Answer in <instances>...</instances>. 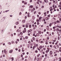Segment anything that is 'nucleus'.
Masks as SVG:
<instances>
[{"mask_svg": "<svg viewBox=\"0 0 61 61\" xmlns=\"http://www.w3.org/2000/svg\"><path fill=\"white\" fill-rule=\"evenodd\" d=\"M4 53H5V54H7V51H6V49H4Z\"/></svg>", "mask_w": 61, "mask_h": 61, "instance_id": "nucleus-1", "label": "nucleus"}, {"mask_svg": "<svg viewBox=\"0 0 61 61\" xmlns=\"http://www.w3.org/2000/svg\"><path fill=\"white\" fill-rule=\"evenodd\" d=\"M42 18H43V17H39V20H40V21H41V19H42Z\"/></svg>", "mask_w": 61, "mask_h": 61, "instance_id": "nucleus-2", "label": "nucleus"}, {"mask_svg": "<svg viewBox=\"0 0 61 61\" xmlns=\"http://www.w3.org/2000/svg\"><path fill=\"white\" fill-rule=\"evenodd\" d=\"M53 53V52L52 51H50V55H51Z\"/></svg>", "mask_w": 61, "mask_h": 61, "instance_id": "nucleus-3", "label": "nucleus"}, {"mask_svg": "<svg viewBox=\"0 0 61 61\" xmlns=\"http://www.w3.org/2000/svg\"><path fill=\"white\" fill-rule=\"evenodd\" d=\"M22 23H23V24H24L25 23V20H22Z\"/></svg>", "mask_w": 61, "mask_h": 61, "instance_id": "nucleus-4", "label": "nucleus"}, {"mask_svg": "<svg viewBox=\"0 0 61 61\" xmlns=\"http://www.w3.org/2000/svg\"><path fill=\"white\" fill-rule=\"evenodd\" d=\"M18 22L19 21H18L16 22L15 23V25H18L19 23V22Z\"/></svg>", "mask_w": 61, "mask_h": 61, "instance_id": "nucleus-5", "label": "nucleus"}, {"mask_svg": "<svg viewBox=\"0 0 61 61\" xmlns=\"http://www.w3.org/2000/svg\"><path fill=\"white\" fill-rule=\"evenodd\" d=\"M13 52V50H10V51H9V53H12V52Z\"/></svg>", "mask_w": 61, "mask_h": 61, "instance_id": "nucleus-6", "label": "nucleus"}, {"mask_svg": "<svg viewBox=\"0 0 61 61\" xmlns=\"http://www.w3.org/2000/svg\"><path fill=\"white\" fill-rule=\"evenodd\" d=\"M5 19V17H4L3 18V19H2V21H4V20Z\"/></svg>", "mask_w": 61, "mask_h": 61, "instance_id": "nucleus-7", "label": "nucleus"}, {"mask_svg": "<svg viewBox=\"0 0 61 61\" xmlns=\"http://www.w3.org/2000/svg\"><path fill=\"white\" fill-rule=\"evenodd\" d=\"M46 20H49V19H48V17H47L46 18Z\"/></svg>", "mask_w": 61, "mask_h": 61, "instance_id": "nucleus-8", "label": "nucleus"}, {"mask_svg": "<svg viewBox=\"0 0 61 61\" xmlns=\"http://www.w3.org/2000/svg\"><path fill=\"white\" fill-rule=\"evenodd\" d=\"M33 6L30 5V6L29 8H33Z\"/></svg>", "mask_w": 61, "mask_h": 61, "instance_id": "nucleus-9", "label": "nucleus"}, {"mask_svg": "<svg viewBox=\"0 0 61 61\" xmlns=\"http://www.w3.org/2000/svg\"><path fill=\"white\" fill-rule=\"evenodd\" d=\"M40 60L39 61H41V59H42V57H40Z\"/></svg>", "mask_w": 61, "mask_h": 61, "instance_id": "nucleus-10", "label": "nucleus"}, {"mask_svg": "<svg viewBox=\"0 0 61 61\" xmlns=\"http://www.w3.org/2000/svg\"><path fill=\"white\" fill-rule=\"evenodd\" d=\"M29 27L30 28H31V25H29Z\"/></svg>", "mask_w": 61, "mask_h": 61, "instance_id": "nucleus-11", "label": "nucleus"}, {"mask_svg": "<svg viewBox=\"0 0 61 61\" xmlns=\"http://www.w3.org/2000/svg\"><path fill=\"white\" fill-rule=\"evenodd\" d=\"M25 26L26 27V28H27V27H28V25H25Z\"/></svg>", "mask_w": 61, "mask_h": 61, "instance_id": "nucleus-12", "label": "nucleus"}, {"mask_svg": "<svg viewBox=\"0 0 61 61\" xmlns=\"http://www.w3.org/2000/svg\"><path fill=\"white\" fill-rule=\"evenodd\" d=\"M56 22L57 23H59L60 22L59 21V20H57L56 21Z\"/></svg>", "mask_w": 61, "mask_h": 61, "instance_id": "nucleus-13", "label": "nucleus"}, {"mask_svg": "<svg viewBox=\"0 0 61 61\" xmlns=\"http://www.w3.org/2000/svg\"><path fill=\"white\" fill-rule=\"evenodd\" d=\"M46 28L47 30H48L49 29V28H47V27H46Z\"/></svg>", "mask_w": 61, "mask_h": 61, "instance_id": "nucleus-14", "label": "nucleus"}, {"mask_svg": "<svg viewBox=\"0 0 61 61\" xmlns=\"http://www.w3.org/2000/svg\"><path fill=\"white\" fill-rule=\"evenodd\" d=\"M11 60L12 61H13L14 60V58L11 57Z\"/></svg>", "mask_w": 61, "mask_h": 61, "instance_id": "nucleus-15", "label": "nucleus"}, {"mask_svg": "<svg viewBox=\"0 0 61 61\" xmlns=\"http://www.w3.org/2000/svg\"><path fill=\"white\" fill-rule=\"evenodd\" d=\"M36 35L38 36H39V34L38 33H37L36 34Z\"/></svg>", "mask_w": 61, "mask_h": 61, "instance_id": "nucleus-16", "label": "nucleus"}, {"mask_svg": "<svg viewBox=\"0 0 61 61\" xmlns=\"http://www.w3.org/2000/svg\"><path fill=\"white\" fill-rule=\"evenodd\" d=\"M60 39V37L59 36L58 37V40H59Z\"/></svg>", "mask_w": 61, "mask_h": 61, "instance_id": "nucleus-17", "label": "nucleus"}, {"mask_svg": "<svg viewBox=\"0 0 61 61\" xmlns=\"http://www.w3.org/2000/svg\"><path fill=\"white\" fill-rule=\"evenodd\" d=\"M44 1L45 3H46V1H47V0H44Z\"/></svg>", "mask_w": 61, "mask_h": 61, "instance_id": "nucleus-18", "label": "nucleus"}, {"mask_svg": "<svg viewBox=\"0 0 61 61\" xmlns=\"http://www.w3.org/2000/svg\"><path fill=\"white\" fill-rule=\"evenodd\" d=\"M43 43V41H41V44H42V43Z\"/></svg>", "mask_w": 61, "mask_h": 61, "instance_id": "nucleus-19", "label": "nucleus"}, {"mask_svg": "<svg viewBox=\"0 0 61 61\" xmlns=\"http://www.w3.org/2000/svg\"><path fill=\"white\" fill-rule=\"evenodd\" d=\"M24 5H27V3H26V2H25L24 3Z\"/></svg>", "mask_w": 61, "mask_h": 61, "instance_id": "nucleus-20", "label": "nucleus"}, {"mask_svg": "<svg viewBox=\"0 0 61 61\" xmlns=\"http://www.w3.org/2000/svg\"><path fill=\"white\" fill-rule=\"evenodd\" d=\"M17 32H19V29H18L17 30Z\"/></svg>", "mask_w": 61, "mask_h": 61, "instance_id": "nucleus-21", "label": "nucleus"}, {"mask_svg": "<svg viewBox=\"0 0 61 61\" xmlns=\"http://www.w3.org/2000/svg\"><path fill=\"white\" fill-rule=\"evenodd\" d=\"M38 33L39 34H41V32L40 31H38Z\"/></svg>", "mask_w": 61, "mask_h": 61, "instance_id": "nucleus-22", "label": "nucleus"}, {"mask_svg": "<svg viewBox=\"0 0 61 61\" xmlns=\"http://www.w3.org/2000/svg\"><path fill=\"white\" fill-rule=\"evenodd\" d=\"M9 11V10H6L5 11V12H8Z\"/></svg>", "mask_w": 61, "mask_h": 61, "instance_id": "nucleus-23", "label": "nucleus"}, {"mask_svg": "<svg viewBox=\"0 0 61 61\" xmlns=\"http://www.w3.org/2000/svg\"><path fill=\"white\" fill-rule=\"evenodd\" d=\"M54 47L56 49V46H54Z\"/></svg>", "mask_w": 61, "mask_h": 61, "instance_id": "nucleus-24", "label": "nucleus"}, {"mask_svg": "<svg viewBox=\"0 0 61 61\" xmlns=\"http://www.w3.org/2000/svg\"><path fill=\"white\" fill-rule=\"evenodd\" d=\"M52 35H54V32H52Z\"/></svg>", "mask_w": 61, "mask_h": 61, "instance_id": "nucleus-25", "label": "nucleus"}, {"mask_svg": "<svg viewBox=\"0 0 61 61\" xmlns=\"http://www.w3.org/2000/svg\"><path fill=\"white\" fill-rule=\"evenodd\" d=\"M40 54H39L37 56L38 57L39 56H40Z\"/></svg>", "mask_w": 61, "mask_h": 61, "instance_id": "nucleus-26", "label": "nucleus"}, {"mask_svg": "<svg viewBox=\"0 0 61 61\" xmlns=\"http://www.w3.org/2000/svg\"><path fill=\"white\" fill-rule=\"evenodd\" d=\"M8 44L9 45H10V44H11V42H9L8 43Z\"/></svg>", "mask_w": 61, "mask_h": 61, "instance_id": "nucleus-27", "label": "nucleus"}, {"mask_svg": "<svg viewBox=\"0 0 61 61\" xmlns=\"http://www.w3.org/2000/svg\"><path fill=\"white\" fill-rule=\"evenodd\" d=\"M25 38H26V39H28V37H27V36H26L25 37Z\"/></svg>", "mask_w": 61, "mask_h": 61, "instance_id": "nucleus-28", "label": "nucleus"}, {"mask_svg": "<svg viewBox=\"0 0 61 61\" xmlns=\"http://www.w3.org/2000/svg\"><path fill=\"white\" fill-rule=\"evenodd\" d=\"M57 48H59V45H57Z\"/></svg>", "mask_w": 61, "mask_h": 61, "instance_id": "nucleus-29", "label": "nucleus"}, {"mask_svg": "<svg viewBox=\"0 0 61 61\" xmlns=\"http://www.w3.org/2000/svg\"><path fill=\"white\" fill-rule=\"evenodd\" d=\"M21 57H23V55L22 54H21Z\"/></svg>", "mask_w": 61, "mask_h": 61, "instance_id": "nucleus-30", "label": "nucleus"}, {"mask_svg": "<svg viewBox=\"0 0 61 61\" xmlns=\"http://www.w3.org/2000/svg\"><path fill=\"white\" fill-rule=\"evenodd\" d=\"M21 14H22V13H21V12H20V13L19 14V15H21Z\"/></svg>", "mask_w": 61, "mask_h": 61, "instance_id": "nucleus-31", "label": "nucleus"}, {"mask_svg": "<svg viewBox=\"0 0 61 61\" xmlns=\"http://www.w3.org/2000/svg\"><path fill=\"white\" fill-rule=\"evenodd\" d=\"M59 32H61V30H59Z\"/></svg>", "mask_w": 61, "mask_h": 61, "instance_id": "nucleus-32", "label": "nucleus"}, {"mask_svg": "<svg viewBox=\"0 0 61 61\" xmlns=\"http://www.w3.org/2000/svg\"><path fill=\"white\" fill-rule=\"evenodd\" d=\"M37 49H38V50H39V51H40V49H39L38 48H37Z\"/></svg>", "mask_w": 61, "mask_h": 61, "instance_id": "nucleus-33", "label": "nucleus"}, {"mask_svg": "<svg viewBox=\"0 0 61 61\" xmlns=\"http://www.w3.org/2000/svg\"><path fill=\"white\" fill-rule=\"evenodd\" d=\"M43 21H44V22H45V21H46V20H45V19H43Z\"/></svg>", "mask_w": 61, "mask_h": 61, "instance_id": "nucleus-34", "label": "nucleus"}, {"mask_svg": "<svg viewBox=\"0 0 61 61\" xmlns=\"http://www.w3.org/2000/svg\"><path fill=\"white\" fill-rule=\"evenodd\" d=\"M37 60L38 61L39 60H39H40V59H39V58H38L37 59Z\"/></svg>", "mask_w": 61, "mask_h": 61, "instance_id": "nucleus-35", "label": "nucleus"}, {"mask_svg": "<svg viewBox=\"0 0 61 61\" xmlns=\"http://www.w3.org/2000/svg\"><path fill=\"white\" fill-rule=\"evenodd\" d=\"M49 37H47V39L48 40H49Z\"/></svg>", "mask_w": 61, "mask_h": 61, "instance_id": "nucleus-36", "label": "nucleus"}, {"mask_svg": "<svg viewBox=\"0 0 61 61\" xmlns=\"http://www.w3.org/2000/svg\"><path fill=\"white\" fill-rule=\"evenodd\" d=\"M32 31V30H30L29 31V32H31Z\"/></svg>", "mask_w": 61, "mask_h": 61, "instance_id": "nucleus-37", "label": "nucleus"}, {"mask_svg": "<svg viewBox=\"0 0 61 61\" xmlns=\"http://www.w3.org/2000/svg\"><path fill=\"white\" fill-rule=\"evenodd\" d=\"M39 20L38 19H37V22H39Z\"/></svg>", "mask_w": 61, "mask_h": 61, "instance_id": "nucleus-38", "label": "nucleus"}, {"mask_svg": "<svg viewBox=\"0 0 61 61\" xmlns=\"http://www.w3.org/2000/svg\"><path fill=\"white\" fill-rule=\"evenodd\" d=\"M22 54L23 55H25V53H22Z\"/></svg>", "mask_w": 61, "mask_h": 61, "instance_id": "nucleus-39", "label": "nucleus"}, {"mask_svg": "<svg viewBox=\"0 0 61 61\" xmlns=\"http://www.w3.org/2000/svg\"><path fill=\"white\" fill-rule=\"evenodd\" d=\"M36 53H37V51L36 50L35 51Z\"/></svg>", "mask_w": 61, "mask_h": 61, "instance_id": "nucleus-40", "label": "nucleus"}, {"mask_svg": "<svg viewBox=\"0 0 61 61\" xmlns=\"http://www.w3.org/2000/svg\"><path fill=\"white\" fill-rule=\"evenodd\" d=\"M10 17H12L13 16V15H10Z\"/></svg>", "mask_w": 61, "mask_h": 61, "instance_id": "nucleus-41", "label": "nucleus"}, {"mask_svg": "<svg viewBox=\"0 0 61 61\" xmlns=\"http://www.w3.org/2000/svg\"><path fill=\"white\" fill-rule=\"evenodd\" d=\"M44 6H42V7H41V8H44Z\"/></svg>", "mask_w": 61, "mask_h": 61, "instance_id": "nucleus-42", "label": "nucleus"}, {"mask_svg": "<svg viewBox=\"0 0 61 61\" xmlns=\"http://www.w3.org/2000/svg\"><path fill=\"white\" fill-rule=\"evenodd\" d=\"M56 52H58V53H59V51H56Z\"/></svg>", "mask_w": 61, "mask_h": 61, "instance_id": "nucleus-43", "label": "nucleus"}, {"mask_svg": "<svg viewBox=\"0 0 61 61\" xmlns=\"http://www.w3.org/2000/svg\"><path fill=\"white\" fill-rule=\"evenodd\" d=\"M57 34H58L59 36L60 35H59V32H57Z\"/></svg>", "mask_w": 61, "mask_h": 61, "instance_id": "nucleus-44", "label": "nucleus"}, {"mask_svg": "<svg viewBox=\"0 0 61 61\" xmlns=\"http://www.w3.org/2000/svg\"><path fill=\"white\" fill-rule=\"evenodd\" d=\"M23 33H25V30H23Z\"/></svg>", "mask_w": 61, "mask_h": 61, "instance_id": "nucleus-45", "label": "nucleus"}, {"mask_svg": "<svg viewBox=\"0 0 61 61\" xmlns=\"http://www.w3.org/2000/svg\"><path fill=\"white\" fill-rule=\"evenodd\" d=\"M15 50H16V51H17L18 50V49L17 48H16L15 49Z\"/></svg>", "mask_w": 61, "mask_h": 61, "instance_id": "nucleus-46", "label": "nucleus"}, {"mask_svg": "<svg viewBox=\"0 0 61 61\" xmlns=\"http://www.w3.org/2000/svg\"><path fill=\"white\" fill-rule=\"evenodd\" d=\"M38 14H39V15H40L41 14V13H40V12H39L38 13Z\"/></svg>", "mask_w": 61, "mask_h": 61, "instance_id": "nucleus-47", "label": "nucleus"}, {"mask_svg": "<svg viewBox=\"0 0 61 61\" xmlns=\"http://www.w3.org/2000/svg\"><path fill=\"white\" fill-rule=\"evenodd\" d=\"M51 2L49 3V5H51Z\"/></svg>", "mask_w": 61, "mask_h": 61, "instance_id": "nucleus-48", "label": "nucleus"}, {"mask_svg": "<svg viewBox=\"0 0 61 61\" xmlns=\"http://www.w3.org/2000/svg\"><path fill=\"white\" fill-rule=\"evenodd\" d=\"M45 56L46 57V56H47V54H45Z\"/></svg>", "mask_w": 61, "mask_h": 61, "instance_id": "nucleus-49", "label": "nucleus"}, {"mask_svg": "<svg viewBox=\"0 0 61 61\" xmlns=\"http://www.w3.org/2000/svg\"><path fill=\"white\" fill-rule=\"evenodd\" d=\"M32 2V0H30V3H31V2Z\"/></svg>", "mask_w": 61, "mask_h": 61, "instance_id": "nucleus-50", "label": "nucleus"}, {"mask_svg": "<svg viewBox=\"0 0 61 61\" xmlns=\"http://www.w3.org/2000/svg\"><path fill=\"white\" fill-rule=\"evenodd\" d=\"M46 44V45H47L48 44V43L47 42H46L45 43Z\"/></svg>", "mask_w": 61, "mask_h": 61, "instance_id": "nucleus-51", "label": "nucleus"}, {"mask_svg": "<svg viewBox=\"0 0 61 61\" xmlns=\"http://www.w3.org/2000/svg\"><path fill=\"white\" fill-rule=\"evenodd\" d=\"M36 42H38V40H36Z\"/></svg>", "mask_w": 61, "mask_h": 61, "instance_id": "nucleus-52", "label": "nucleus"}, {"mask_svg": "<svg viewBox=\"0 0 61 61\" xmlns=\"http://www.w3.org/2000/svg\"><path fill=\"white\" fill-rule=\"evenodd\" d=\"M22 7H25V6L24 5L22 6Z\"/></svg>", "mask_w": 61, "mask_h": 61, "instance_id": "nucleus-53", "label": "nucleus"}, {"mask_svg": "<svg viewBox=\"0 0 61 61\" xmlns=\"http://www.w3.org/2000/svg\"><path fill=\"white\" fill-rule=\"evenodd\" d=\"M26 54L27 55H28V54H29V52H27Z\"/></svg>", "mask_w": 61, "mask_h": 61, "instance_id": "nucleus-54", "label": "nucleus"}, {"mask_svg": "<svg viewBox=\"0 0 61 61\" xmlns=\"http://www.w3.org/2000/svg\"><path fill=\"white\" fill-rule=\"evenodd\" d=\"M57 56V54H56L54 55V56Z\"/></svg>", "mask_w": 61, "mask_h": 61, "instance_id": "nucleus-55", "label": "nucleus"}, {"mask_svg": "<svg viewBox=\"0 0 61 61\" xmlns=\"http://www.w3.org/2000/svg\"><path fill=\"white\" fill-rule=\"evenodd\" d=\"M22 26H23V27H25V25H22Z\"/></svg>", "mask_w": 61, "mask_h": 61, "instance_id": "nucleus-56", "label": "nucleus"}, {"mask_svg": "<svg viewBox=\"0 0 61 61\" xmlns=\"http://www.w3.org/2000/svg\"><path fill=\"white\" fill-rule=\"evenodd\" d=\"M57 11H59V9H57Z\"/></svg>", "mask_w": 61, "mask_h": 61, "instance_id": "nucleus-57", "label": "nucleus"}, {"mask_svg": "<svg viewBox=\"0 0 61 61\" xmlns=\"http://www.w3.org/2000/svg\"><path fill=\"white\" fill-rule=\"evenodd\" d=\"M36 29V27H34L33 28V29L34 30H35V29Z\"/></svg>", "mask_w": 61, "mask_h": 61, "instance_id": "nucleus-58", "label": "nucleus"}, {"mask_svg": "<svg viewBox=\"0 0 61 61\" xmlns=\"http://www.w3.org/2000/svg\"><path fill=\"white\" fill-rule=\"evenodd\" d=\"M56 40H54L53 41V42H56Z\"/></svg>", "mask_w": 61, "mask_h": 61, "instance_id": "nucleus-59", "label": "nucleus"}, {"mask_svg": "<svg viewBox=\"0 0 61 61\" xmlns=\"http://www.w3.org/2000/svg\"><path fill=\"white\" fill-rule=\"evenodd\" d=\"M36 13V11H34V14H35Z\"/></svg>", "mask_w": 61, "mask_h": 61, "instance_id": "nucleus-60", "label": "nucleus"}, {"mask_svg": "<svg viewBox=\"0 0 61 61\" xmlns=\"http://www.w3.org/2000/svg\"><path fill=\"white\" fill-rule=\"evenodd\" d=\"M32 27H34V25L33 24L32 25Z\"/></svg>", "mask_w": 61, "mask_h": 61, "instance_id": "nucleus-61", "label": "nucleus"}, {"mask_svg": "<svg viewBox=\"0 0 61 61\" xmlns=\"http://www.w3.org/2000/svg\"><path fill=\"white\" fill-rule=\"evenodd\" d=\"M20 34L21 35H22V34H23V33H22V32H21V33H20Z\"/></svg>", "mask_w": 61, "mask_h": 61, "instance_id": "nucleus-62", "label": "nucleus"}, {"mask_svg": "<svg viewBox=\"0 0 61 61\" xmlns=\"http://www.w3.org/2000/svg\"><path fill=\"white\" fill-rule=\"evenodd\" d=\"M3 46H5V43H3Z\"/></svg>", "mask_w": 61, "mask_h": 61, "instance_id": "nucleus-63", "label": "nucleus"}, {"mask_svg": "<svg viewBox=\"0 0 61 61\" xmlns=\"http://www.w3.org/2000/svg\"><path fill=\"white\" fill-rule=\"evenodd\" d=\"M59 28H61V26H59Z\"/></svg>", "mask_w": 61, "mask_h": 61, "instance_id": "nucleus-64", "label": "nucleus"}]
</instances>
